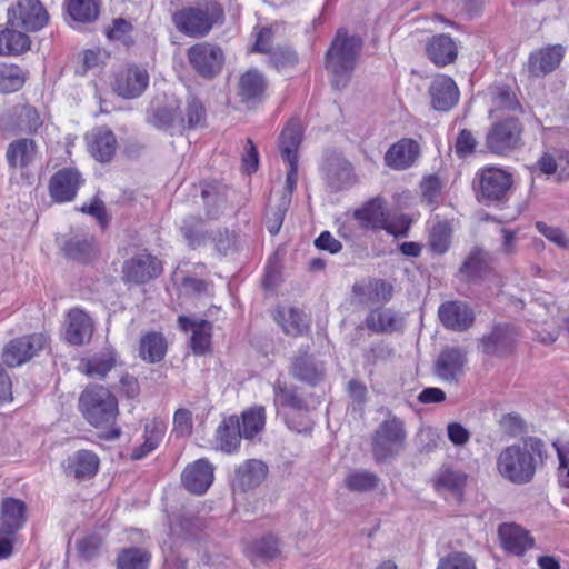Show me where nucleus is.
<instances>
[{
    "mask_svg": "<svg viewBox=\"0 0 569 569\" xmlns=\"http://www.w3.org/2000/svg\"><path fill=\"white\" fill-rule=\"evenodd\" d=\"M521 133L519 120L506 118L490 127L486 134V146L492 153L506 154L520 146Z\"/></svg>",
    "mask_w": 569,
    "mask_h": 569,
    "instance_id": "10",
    "label": "nucleus"
},
{
    "mask_svg": "<svg viewBox=\"0 0 569 569\" xmlns=\"http://www.w3.org/2000/svg\"><path fill=\"white\" fill-rule=\"evenodd\" d=\"M476 146L477 140L473 134L469 130L462 129L456 141V153L461 158L466 157L475 151Z\"/></svg>",
    "mask_w": 569,
    "mask_h": 569,
    "instance_id": "64",
    "label": "nucleus"
},
{
    "mask_svg": "<svg viewBox=\"0 0 569 569\" xmlns=\"http://www.w3.org/2000/svg\"><path fill=\"white\" fill-rule=\"evenodd\" d=\"M353 217L363 228L383 229L396 237L407 236L410 226V221L406 217H401L398 223L389 222L382 201L378 198L357 209Z\"/></svg>",
    "mask_w": 569,
    "mask_h": 569,
    "instance_id": "6",
    "label": "nucleus"
},
{
    "mask_svg": "<svg viewBox=\"0 0 569 569\" xmlns=\"http://www.w3.org/2000/svg\"><path fill=\"white\" fill-rule=\"evenodd\" d=\"M420 153L419 144L411 139H402L386 153V163L395 169H406L415 163Z\"/></svg>",
    "mask_w": 569,
    "mask_h": 569,
    "instance_id": "28",
    "label": "nucleus"
},
{
    "mask_svg": "<svg viewBox=\"0 0 569 569\" xmlns=\"http://www.w3.org/2000/svg\"><path fill=\"white\" fill-rule=\"evenodd\" d=\"M466 362L467 356L461 348H446L436 361L435 372L442 381L455 382L463 373Z\"/></svg>",
    "mask_w": 569,
    "mask_h": 569,
    "instance_id": "20",
    "label": "nucleus"
},
{
    "mask_svg": "<svg viewBox=\"0 0 569 569\" xmlns=\"http://www.w3.org/2000/svg\"><path fill=\"white\" fill-rule=\"evenodd\" d=\"M437 569H477L475 560L466 552H452L439 560Z\"/></svg>",
    "mask_w": 569,
    "mask_h": 569,
    "instance_id": "57",
    "label": "nucleus"
},
{
    "mask_svg": "<svg viewBox=\"0 0 569 569\" xmlns=\"http://www.w3.org/2000/svg\"><path fill=\"white\" fill-rule=\"evenodd\" d=\"M452 228L448 221L435 223L428 237V246L433 253L443 254L451 244Z\"/></svg>",
    "mask_w": 569,
    "mask_h": 569,
    "instance_id": "45",
    "label": "nucleus"
},
{
    "mask_svg": "<svg viewBox=\"0 0 569 569\" xmlns=\"http://www.w3.org/2000/svg\"><path fill=\"white\" fill-rule=\"evenodd\" d=\"M149 84L146 69L133 66L119 72L113 84L114 91L124 99L140 97Z\"/></svg>",
    "mask_w": 569,
    "mask_h": 569,
    "instance_id": "15",
    "label": "nucleus"
},
{
    "mask_svg": "<svg viewBox=\"0 0 569 569\" xmlns=\"http://www.w3.org/2000/svg\"><path fill=\"white\" fill-rule=\"evenodd\" d=\"M166 431L163 422L152 420L144 426V442L137 448L131 457L133 460H140L146 457L149 452L154 450L160 443Z\"/></svg>",
    "mask_w": 569,
    "mask_h": 569,
    "instance_id": "41",
    "label": "nucleus"
},
{
    "mask_svg": "<svg viewBox=\"0 0 569 569\" xmlns=\"http://www.w3.org/2000/svg\"><path fill=\"white\" fill-rule=\"evenodd\" d=\"M491 262L488 252L479 247L471 249L460 267V273L468 280H476L487 272Z\"/></svg>",
    "mask_w": 569,
    "mask_h": 569,
    "instance_id": "39",
    "label": "nucleus"
},
{
    "mask_svg": "<svg viewBox=\"0 0 569 569\" xmlns=\"http://www.w3.org/2000/svg\"><path fill=\"white\" fill-rule=\"evenodd\" d=\"M92 238L73 237L68 240L63 247L67 256L72 259H86L92 251Z\"/></svg>",
    "mask_w": 569,
    "mask_h": 569,
    "instance_id": "56",
    "label": "nucleus"
},
{
    "mask_svg": "<svg viewBox=\"0 0 569 569\" xmlns=\"http://www.w3.org/2000/svg\"><path fill=\"white\" fill-rule=\"evenodd\" d=\"M467 481V475L462 471L446 468L440 471L437 480V490H448L455 495H460Z\"/></svg>",
    "mask_w": 569,
    "mask_h": 569,
    "instance_id": "52",
    "label": "nucleus"
},
{
    "mask_svg": "<svg viewBox=\"0 0 569 569\" xmlns=\"http://www.w3.org/2000/svg\"><path fill=\"white\" fill-rule=\"evenodd\" d=\"M566 48L561 44L548 46L532 52L528 60V72L532 77L546 76L558 68Z\"/></svg>",
    "mask_w": 569,
    "mask_h": 569,
    "instance_id": "21",
    "label": "nucleus"
},
{
    "mask_svg": "<svg viewBox=\"0 0 569 569\" xmlns=\"http://www.w3.org/2000/svg\"><path fill=\"white\" fill-rule=\"evenodd\" d=\"M441 323L453 331H465L475 321L472 309L463 301L450 300L443 302L438 310Z\"/></svg>",
    "mask_w": 569,
    "mask_h": 569,
    "instance_id": "14",
    "label": "nucleus"
},
{
    "mask_svg": "<svg viewBox=\"0 0 569 569\" xmlns=\"http://www.w3.org/2000/svg\"><path fill=\"white\" fill-rule=\"evenodd\" d=\"M267 88L264 77L257 70H248L238 83V94L243 102H257L262 99Z\"/></svg>",
    "mask_w": 569,
    "mask_h": 569,
    "instance_id": "33",
    "label": "nucleus"
},
{
    "mask_svg": "<svg viewBox=\"0 0 569 569\" xmlns=\"http://www.w3.org/2000/svg\"><path fill=\"white\" fill-rule=\"evenodd\" d=\"M239 419L230 416L219 425L216 431V440L218 448L226 452L232 453L237 450L242 435L239 432Z\"/></svg>",
    "mask_w": 569,
    "mask_h": 569,
    "instance_id": "37",
    "label": "nucleus"
},
{
    "mask_svg": "<svg viewBox=\"0 0 569 569\" xmlns=\"http://www.w3.org/2000/svg\"><path fill=\"white\" fill-rule=\"evenodd\" d=\"M223 17V10L214 1H206L196 7H188L177 11L173 17L176 28L182 33L200 38L207 36Z\"/></svg>",
    "mask_w": 569,
    "mask_h": 569,
    "instance_id": "4",
    "label": "nucleus"
},
{
    "mask_svg": "<svg viewBox=\"0 0 569 569\" xmlns=\"http://www.w3.org/2000/svg\"><path fill=\"white\" fill-rule=\"evenodd\" d=\"M192 430V413L186 408H180L173 416V432L183 437L190 435Z\"/></svg>",
    "mask_w": 569,
    "mask_h": 569,
    "instance_id": "61",
    "label": "nucleus"
},
{
    "mask_svg": "<svg viewBox=\"0 0 569 569\" xmlns=\"http://www.w3.org/2000/svg\"><path fill=\"white\" fill-rule=\"evenodd\" d=\"M447 436L453 446L463 447L469 442L471 433L460 422H450L447 426Z\"/></svg>",
    "mask_w": 569,
    "mask_h": 569,
    "instance_id": "63",
    "label": "nucleus"
},
{
    "mask_svg": "<svg viewBox=\"0 0 569 569\" xmlns=\"http://www.w3.org/2000/svg\"><path fill=\"white\" fill-rule=\"evenodd\" d=\"M6 156L10 167L23 169L34 161L37 146L31 139H19L9 144Z\"/></svg>",
    "mask_w": 569,
    "mask_h": 569,
    "instance_id": "36",
    "label": "nucleus"
},
{
    "mask_svg": "<svg viewBox=\"0 0 569 569\" xmlns=\"http://www.w3.org/2000/svg\"><path fill=\"white\" fill-rule=\"evenodd\" d=\"M150 553L141 548L123 549L118 558V569H148L150 563Z\"/></svg>",
    "mask_w": 569,
    "mask_h": 569,
    "instance_id": "48",
    "label": "nucleus"
},
{
    "mask_svg": "<svg viewBox=\"0 0 569 569\" xmlns=\"http://www.w3.org/2000/svg\"><path fill=\"white\" fill-rule=\"evenodd\" d=\"M94 325L91 317L82 309L69 310L66 318L64 339L73 346H82L91 340Z\"/></svg>",
    "mask_w": 569,
    "mask_h": 569,
    "instance_id": "16",
    "label": "nucleus"
},
{
    "mask_svg": "<svg viewBox=\"0 0 569 569\" xmlns=\"http://www.w3.org/2000/svg\"><path fill=\"white\" fill-rule=\"evenodd\" d=\"M213 478V466L207 459H198L187 466L181 476L184 488L194 495L204 493Z\"/></svg>",
    "mask_w": 569,
    "mask_h": 569,
    "instance_id": "19",
    "label": "nucleus"
},
{
    "mask_svg": "<svg viewBox=\"0 0 569 569\" xmlns=\"http://www.w3.org/2000/svg\"><path fill=\"white\" fill-rule=\"evenodd\" d=\"M512 186V176L496 167L480 170L473 181V189L480 201H501Z\"/></svg>",
    "mask_w": 569,
    "mask_h": 569,
    "instance_id": "7",
    "label": "nucleus"
},
{
    "mask_svg": "<svg viewBox=\"0 0 569 569\" xmlns=\"http://www.w3.org/2000/svg\"><path fill=\"white\" fill-rule=\"evenodd\" d=\"M66 10L77 22L88 23L99 16L98 0H66Z\"/></svg>",
    "mask_w": 569,
    "mask_h": 569,
    "instance_id": "43",
    "label": "nucleus"
},
{
    "mask_svg": "<svg viewBox=\"0 0 569 569\" xmlns=\"http://www.w3.org/2000/svg\"><path fill=\"white\" fill-rule=\"evenodd\" d=\"M30 38L20 28L10 27L0 31V54L17 56L30 49Z\"/></svg>",
    "mask_w": 569,
    "mask_h": 569,
    "instance_id": "34",
    "label": "nucleus"
},
{
    "mask_svg": "<svg viewBox=\"0 0 569 569\" xmlns=\"http://www.w3.org/2000/svg\"><path fill=\"white\" fill-rule=\"evenodd\" d=\"M406 429L403 421L387 411L385 419L372 435V455L377 461L398 456L405 448Z\"/></svg>",
    "mask_w": 569,
    "mask_h": 569,
    "instance_id": "5",
    "label": "nucleus"
},
{
    "mask_svg": "<svg viewBox=\"0 0 569 569\" xmlns=\"http://www.w3.org/2000/svg\"><path fill=\"white\" fill-rule=\"evenodd\" d=\"M161 272V261L148 252H142L124 261L122 279L126 282L142 284L159 277Z\"/></svg>",
    "mask_w": 569,
    "mask_h": 569,
    "instance_id": "13",
    "label": "nucleus"
},
{
    "mask_svg": "<svg viewBox=\"0 0 569 569\" xmlns=\"http://www.w3.org/2000/svg\"><path fill=\"white\" fill-rule=\"evenodd\" d=\"M426 53L437 67H446L456 61L458 47L450 36L437 34L427 41Z\"/></svg>",
    "mask_w": 569,
    "mask_h": 569,
    "instance_id": "26",
    "label": "nucleus"
},
{
    "mask_svg": "<svg viewBox=\"0 0 569 569\" xmlns=\"http://www.w3.org/2000/svg\"><path fill=\"white\" fill-rule=\"evenodd\" d=\"M7 16V23L10 27L20 28L26 32L42 29L49 20V14L39 0H18L8 8Z\"/></svg>",
    "mask_w": 569,
    "mask_h": 569,
    "instance_id": "8",
    "label": "nucleus"
},
{
    "mask_svg": "<svg viewBox=\"0 0 569 569\" xmlns=\"http://www.w3.org/2000/svg\"><path fill=\"white\" fill-rule=\"evenodd\" d=\"M366 327L376 333H392L403 328V318L392 309L378 308L367 316Z\"/></svg>",
    "mask_w": 569,
    "mask_h": 569,
    "instance_id": "27",
    "label": "nucleus"
},
{
    "mask_svg": "<svg viewBox=\"0 0 569 569\" xmlns=\"http://www.w3.org/2000/svg\"><path fill=\"white\" fill-rule=\"evenodd\" d=\"M559 459L558 478L562 487L569 488V445L555 442Z\"/></svg>",
    "mask_w": 569,
    "mask_h": 569,
    "instance_id": "59",
    "label": "nucleus"
},
{
    "mask_svg": "<svg viewBox=\"0 0 569 569\" xmlns=\"http://www.w3.org/2000/svg\"><path fill=\"white\" fill-rule=\"evenodd\" d=\"M498 535L503 549L516 556L523 555L535 542L530 532L517 523L500 525Z\"/></svg>",
    "mask_w": 569,
    "mask_h": 569,
    "instance_id": "22",
    "label": "nucleus"
},
{
    "mask_svg": "<svg viewBox=\"0 0 569 569\" xmlns=\"http://www.w3.org/2000/svg\"><path fill=\"white\" fill-rule=\"evenodd\" d=\"M81 183L82 178L77 169L63 168L50 179V196L57 202L71 201L74 199Z\"/></svg>",
    "mask_w": 569,
    "mask_h": 569,
    "instance_id": "17",
    "label": "nucleus"
},
{
    "mask_svg": "<svg viewBox=\"0 0 569 569\" xmlns=\"http://www.w3.org/2000/svg\"><path fill=\"white\" fill-rule=\"evenodd\" d=\"M361 46L360 38L349 37L342 30L337 32L326 56V69L336 89H342L349 82Z\"/></svg>",
    "mask_w": 569,
    "mask_h": 569,
    "instance_id": "2",
    "label": "nucleus"
},
{
    "mask_svg": "<svg viewBox=\"0 0 569 569\" xmlns=\"http://www.w3.org/2000/svg\"><path fill=\"white\" fill-rule=\"evenodd\" d=\"M117 355L113 350H106L82 362L83 372L92 378H104L116 366Z\"/></svg>",
    "mask_w": 569,
    "mask_h": 569,
    "instance_id": "40",
    "label": "nucleus"
},
{
    "mask_svg": "<svg viewBox=\"0 0 569 569\" xmlns=\"http://www.w3.org/2000/svg\"><path fill=\"white\" fill-rule=\"evenodd\" d=\"M268 467L260 460L249 459L236 469L234 486L241 490L258 487L263 482Z\"/></svg>",
    "mask_w": 569,
    "mask_h": 569,
    "instance_id": "29",
    "label": "nucleus"
},
{
    "mask_svg": "<svg viewBox=\"0 0 569 569\" xmlns=\"http://www.w3.org/2000/svg\"><path fill=\"white\" fill-rule=\"evenodd\" d=\"M13 116L18 119L16 127L20 131L34 132L42 123L38 111L30 106L14 107Z\"/></svg>",
    "mask_w": 569,
    "mask_h": 569,
    "instance_id": "53",
    "label": "nucleus"
},
{
    "mask_svg": "<svg viewBox=\"0 0 569 569\" xmlns=\"http://www.w3.org/2000/svg\"><path fill=\"white\" fill-rule=\"evenodd\" d=\"M379 478L367 470H353L345 478V486L350 491L365 492L377 488Z\"/></svg>",
    "mask_w": 569,
    "mask_h": 569,
    "instance_id": "51",
    "label": "nucleus"
},
{
    "mask_svg": "<svg viewBox=\"0 0 569 569\" xmlns=\"http://www.w3.org/2000/svg\"><path fill=\"white\" fill-rule=\"evenodd\" d=\"M515 341V331L507 325H499L482 338L483 351L487 353L502 355L508 352Z\"/></svg>",
    "mask_w": 569,
    "mask_h": 569,
    "instance_id": "35",
    "label": "nucleus"
},
{
    "mask_svg": "<svg viewBox=\"0 0 569 569\" xmlns=\"http://www.w3.org/2000/svg\"><path fill=\"white\" fill-rule=\"evenodd\" d=\"M302 128L300 120L291 119L288 124L283 128L280 136V153L282 159L288 162L289 170L286 179V190L288 197L296 189L298 180V148L301 142Z\"/></svg>",
    "mask_w": 569,
    "mask_h": 569,
    "instance_id": "9",
    "label": "nucleus"
},
{
    "mask_svg": "<svg viewBox=\"0 0 569 569\" xmlns=\"http://www.w3.org/2000/svg\"><path fill=\"white\" fill-rule=\"evenodd\" d=\"M420 187L425 201H427L429 204H433L438 201L442 189V182L438 176L430 174L423 178Z\"/></svg>",
    "mask_w": 569,
    "mask_h": 569,
    "instance_id": "60",
    "label": "nucleus"
},
{
    "mask_svg": "<svg viewBox=\"0 0 569 569\" xmlns=\"http://www.w3.org/2000/svg\"><path fill=\"white\" fill-rule=\"evenodd\" d=\"M89 152L100 162H108L117 150V139L106 127L94 128L86 137Z\"/></svg>",
    "mask_w": 569,
    "mask_h": 569,
    "instance_id": "23",
    "label": "nucleus"
},
{
    "mask_svg": "<svg viewBox=\"0 0 569 569\" xmlns=\"http://www.w3.org/2000/svg\"><path fill=\"white\" fill-rule=\"evenodd\" d=\"M100 460L96 453L89 450H78L67 460L66 472L76 479L93 477L99 469Z\"/></svg>",
    "mask_w": 569,
    "mask_h": 569,
    "instance_id": "31",
    "label": "nucleus"
},
{
    "mask_svg": "<svg viewBox=\"0 0 569 569\" xmlns=\"http://www.w3.org/2000/svg\"><path fill=\"white\" fill-rule=\"evenodd\" d=\"M188 59L201 77L213 78L222 68L224 54L220 47L201 42L188 49Z\"/></svg>",
    "mask_w": 569,
    "mask_h": 569,
    "instance_id": "11",
    "label": "nucleus"
},
{
    "mask_svg": "<svg viewBox=\"0 0 569 569\" xmlns=\"http://www.w3.org/2000/svg\"><path fill=\"white\" fill-rule=\"evenodd\" d=\"M274 405L277 407H288L293 410H305L307 406L305 400L298 395L297 389L281 383L279 380L273 385Z\"/></svg>",
    "mask_w": 569,
    "mask_h": 569,
    "instance_id": "49",
    "label": "nucleus"
},
{
    "mask_svg": "<svg viewBox=\"0 0 569 569\" xmlns=\"http://www.w3.org/2000/svg\"><path fill=\"white\" fill-rule=\"evenodd\" d=\"M148 121L158 129H186L184 117L180 102L176 99H170L164 106L158 107L152 110Z\"/></svg>",
    "mask_w": 569,
    "mask_h": 569,
    "instance_id": "25",
    "label": "nucleus"
},
{
    "mask_svg": "<svg viewBox=\"0 0 569 569\" xmlns=\"http://www.w3.org/2000/svg\"><path fill=\"white\" fill-rule=\"evenodd\" d=\"M322 363L316 362L311 356L305 355L295 360L292 372L295 377L308 383L316 385L323 377Z\"/></svg>",
    "mask_w": 569,
    "mask_h": 569,
    "instance_id": "42",
    "label": "nucleus"
},
{
    "mask_svg": "<svg viewBox=\"0 0 569 569\" xmlns=\"http://www.w3.org/2000/svg\"><path fill=\"white\" fill-rule=\"evenodd\" d=\"M545 458V443L531 437L521 443L506 447L497 458V469L510 482L525 485L532 480L537 467L542 465Z\"/></svg>",
    "mask_w": 569,
    "mask_h": 569,
    "instance_id": "1",
    "label": "nucleus"
},
{
    "mask_svg": "<svg viewBox=\"0 0 569 569\" xmlns=\"http://www.w3.org/2000/svg\"><path fill=\"white\" fill-rule=\"evenodd\" d=\"M181 329H191V347L194 353L203 355L210 347L212 325L207 320H191L184 316L179 317Z\"/></svg>",
    "mask_w": 569,
    "mask_h": 569,
    "instance_id": "32",
    "label": "nucleus"
},
{
    "mask_svg": "<svg viewBox=\"0 0 569 569\" xmlns=\"http://www.w3.org/2000/svg\"><path fill=\"white\" fill-rule=\"evenodd\" d=\"M46 345L47 338L41 333L13 339L3 349V361L9 367L20 366L37 356Z\"/></svg>",
    "mask_w": 569,
    "mask_h": 569,
    "instance_id": "12",
    "label": "nucleus"
},
{
    "mask_svg": "<svg viewBox=\"0 0 569 569\" xmlns=\"http://www.w3.org/2000/svg\"><path fill=\"white\" fill-rule=\"evenodd\" d=\"M24 81L26 76L18 66L0 63V92L18 91Z\"/></svg>",
    "mask_w": 569,
    "mask_h": 569,
    "instance_id": "50",
    "label": "nucleus"
},
{
    "mask_svg": "<svg viewBox=\"0 0 569 569\" xmlns=\"http://www.w3.org/2000/svg\"><path fill=\"white\" fill-rule=\"evenodd\" d=\"M535 226L539 233L557 247L561 249L569 248V238L565 234L562 229L549 226L543 221H537Z\"/></svg>",
    "mask_w": 569,
    "mask_h": 569,
    "instance_id": "58",
    "label": "nucleus"
},
{
    "mask_svg": "<svg viewBox=\"0 0 569 569\" xmlns=\"http://www.w3.org/2000/svg\"><path fill=\"white\" fill-rule=\"evenodd\" d=\"M26 506L14 498H7L1 505L0 532L6 536L14 535L26 521Z\"/></svg>",
    "mask_w": 569,
    "mask_h": 569,
    "instance_id": "30",
    "label": "nucleus"
},
{
    "mask_svg": "<svg viewBox=\"0 0 569 569\" xmlns=\"http://www.w3.org/2000/svg\"><path fill=\"white\" fill-rule=\"evenodd\" d=\"M274 320L281 326L286 335L299 336L307 329L303 315L293 308H281L277 310Z\"/></svg>",
    "mask_w": 569,
    "mask_h": 569,
    "instance_id": "44",
    "label": "nucleus"
},
{
    "mask_svg": "<svg viewBox=\"0 0 569 569\" xmlns=\"http://www.w3.org/2000/svg\"><path fill=\"white\" fill-rule=\"evenodd\" d=\"M278 553V540L273 536H267L253 541L248 549V556L254 565L273 559Z\"/></svg>",
    "mask_w": 569,
    "mask_h": 569,
    "instance_id": "47",
    "label": "nucleus"
},
{
    "mask_svg": "<svg viewBox=\"0 0 569 569\" xmlns=\"http://www.w3.org/2000/svg\"><path fill=\"white\" fill-rule=\"evenodd\" d=\"M429 96L431 106L437 111H448L452 109L459 101V89L448 76H436L429 87Z\"/></svg>",
    "mask_w": 569,
    "mask_h": 569,
    "instance_id": "18",
    "label": "nucleus"
},
{
    "mask_svg": "<svg viewBox=\"0 0 569 569\" xmlns=\"http://www.w3.org/2000/svg\"><path fill=\"white\" fill-rule=\"evenodd\" d=\"M352 293L361 305H375L388 301L392 296V286L383 280L367 279L352 287Z\"/></svg>",
    "mask_w": 569,
    "mask_h": 569,
    "instance_id": "24",
    "label": "nucleus"
},
{
    "mask_svg": "<svg viewBox=\"0 0 569 569\" xmlns=\"http://www.w3.org/2000/svg\"><path fill=\"white\" fill-rule=\"evenodd\" d=\"M167 352V341L161 333L148 332L142 336L139 345V356L149 363L161 361Z\"/></svg>",
    "mask_w": 569,
    "mask_h": 569,
    "instance_id": "38",
    "label": "nucleus"
},
{
    "mask_svg": "<svg viewBox=\"0 0 569 569\" xmlns=\"http://www.w3.org/2000/svg\"><path fill=\"white\" fill-rule=\"evenodd\" d=\"M184 117L186 128L192 129L201 126L206 120V110L202 102L196 97H189L184 110H182Z\"/></svg>",
    "mask_w": 569,
    "mask_h": 569,
    "instance_id": "55",
    "label": "nucleus"
},
{
    "mask_svg": "<svg viewBox=\"0 0 569 569\" xmlns=\"http://www.w3.org/2000/svg\"><path fill=\"white\" fill-rule=\"evenodd\" d=\"M79 407L88 422L94 427L114 422L119 412L116 397L99 385H90L81 392Z\"/></svg>",
    "mask_w": 569,
    "mask_h": 569,
    "instance_id": "3",
    "label": "nucleus"
},
{
    "mask_svg": "<svg viewBox=\"0 0 569 569\" xmlns=\"http://www.w3.org/2000/svg\"><path fill=\"white\" fill-rule=\"evenodd\" d=\"M131 30L132 26L129 21L124 19H116L110 29H108L107 37L111 40H118L128 44Z\"/></svg>",
    "mask_w": 569,
    "mask_h": 569,
    "instance_id": "62",
    "label": "nucleus"
},
{
    "mask_svg": "<svg viewBox=\"0 0 569 569\" xmlns=\"http://www.w3.org/2000/svg\"><path fill=\"white\" fill-rule=\"evenodd\" d=\"M266 423V413L263 407H254L244 411L239 422V432L246 439L253 438L262 430Z\"/></svg>",
    "mask_w": 569,
    "mask_h": 569,
    "instance_id": "46",
    "label": "nucleus"
},
{
    "mask_svg": "<svg viewBox=\"0 0 569 569\" xmlns=\"http://www.w3.org/2000/svg\"><path fill=\"white\" fill-rule=\"evenodd\" d=\"M289 204L290 198L282 196L277 204L269 206L266 213V226L271 234H277L280 231Z\"/></svg>",
    "mask_w": 569,
    "mask_h": 569,
    "instance_id": "54",
    "label": "nucleus"
}]
</instances>
